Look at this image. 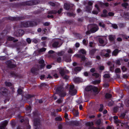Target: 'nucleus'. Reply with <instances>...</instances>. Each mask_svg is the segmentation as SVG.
Instances as JSON below:
<instances>
[{
    "mask_svg": "<svg viewBox=\"0 0 129 129\" xmlns=\"http://www.w3.org/2000/svg\"><path fill=\"white\" fill-rule=\"evenodd\" d=\"M114 64H111L110 67V70L113 72L114 71Z\"/></svg>",
    "mask_w": 129,
    "mask_h": 129,
    "instance_id": "obj_26",
    "label": "nucleus"
},
{
    "mask_svg": "<svg viewBox=\"0 0 129 129\" xmlns=\"http://www.w3.org/2000/svg\"><path fill=\"white\" fill-rule=\"evenodd\" d=\"M24 34V32L23 30L19 29L18 30V33L15 34V35L17 37L21 36L23 35Z\"/></svg>",
    "mask_w": 129,
    "mask_h": 129,
    "instance_id": "obj_13",
    "label": "nucleus"
},
{
    "mask_svg": "<svg viewBox=\"0 0 129 129\" xmlns=\"http://www.w3.org/2000/svg\"><path fill=\"white\" fill-rule=\"evenodd\" d=\"M59 42L58 41H54L52 45L53 47L54 48H57L59 46H58Z\"/></svg>",
    "mask_w": 129,
    "mask_h": 129,
    "instance_id": "obj_15",
    "label": "nucleus"
},
{
    "mask_svg": "<svg viewBox=\"0 0 129 129\" xmlns=\"http://www.w3.org/2000/svg\"><path fill=\"white\" fill-rule=\"evenodd\" d=\"M0 91L3 94H7L8 92V90L4 87L1 88L0 89Z\"/></svg>",
    "mask_w": 129,
    "mask_h": 129,
    "instance_id": "obj_11",
    "label": "nucleus"
},
{
    "mask_svg": "<svg viewBox=\"0 0 129 129\" xmlns=\"http://www.w3.org/2000/svg\"><path fill=\"white\" fill-rule=\"evenodd\" d=\"M92 75L94 76L96 78H97L99 77V74L97 73H94L92 74Z\"/></svg>",
    "mask_w": 129,
    "mask_h": 129,
    "instance_id": "obj_41",
    "label": "nucleus"
},
{
    "mask_svg": "<svg viewBox=\"0 0 129 129\" xmlns=\"http://www.w3.org/2000/svg\"><path fill=\"white\" fill-rule=\"evenodd\" d=\"M56 60L57 62H61V57H58L56 58Z\"/></svg>",
    "mask_w": 129,
    "mask_h": 129,
    "instance_id": "obj_48",
    "label": "nucleus"
},
{
    "mask_svg": "<svg viewBox=\"0 0 129 129\" xmlns=\"http://www.w3.org/2000/svg\"><path fill=\"white\" fill-rule=\"evenodd\" d=\"M71 123L73 125L77 126L79 124V122L77 121H72L71 122Z\"/></svg>",
    "mask_w": 129,
    "mask_h": 129,
    "instance_id": "obj_28",
    "label": "nucleus"
},
{
    "mask_svg": "<svg viewBox=\"0 0 129 129\" xmlns=\"http://www.w3.org/2000/svg\"><path fill=\"white\" fill-rule=\"evenodd\" d=\"M46 50V49L44 48H42L40 49L38 51L39 53L45 51Z\"/></svg>",
    "mask_w": 129,
    "mask_h": 129,
    "instance_id": "obj_36",
    "label": "nucleus"
},
{
    "mask_svg": "<svg viewBox=\"0 0 129 129\" xmlns=\"http://www.w3.org/2000/svg\"><path fill=\"white\" fill-rule=\"evenodd\" d=\"M64 53V52L63 51H61V52H59L58 53V54L59 56H62L63 55Z\"/></svg>",
    "mask_w": 129,
    "mask_h": 129,
    "instance_id": "obj_51",
    "label": "nucleus"
},
{
    "mask_svg": "<svg viewBox=\"0 0 129 129\" xmlns=\"http://www.w3.org/2000/svg\"><path fill=\"white\" fill-rule=\"evenodd\" d=\"M113 104L114 102L113 101L110 100L109 102L108 105L109 106H111L113 105Z\"/></svg>",
    "mask_w": 129,
    "mask_h": 129,
    "instance_id": "obj_46",
    "label": "nucleus"
},
{
    "mask_svg": "<svg viewBox=\"0 0 129 129\" xmlns=\"http://www.w3.org/2000/svg\"><path fill=\"white\" fill-rule=\"evenodd\" d=\"M68 5H69V3H65L64 4V8H69V6Z\"/></svg>",
    "mask_w": 129,
    "mask_h": 129,
    "instance_id": "obj_58",
    "label": "nucleus"
},
{
    "mask_svg": "<svg viewBox=\"0 0 129 129\" xmlns=\"http://www.w3.org/2000/svg\"><path fill=\"white\" fill-rule=\"evenodd\" d=\"M17 92L19 94H21L22 93V91L21 89H19L17 90Z\"/></svg>",
    "mask_w": 129,
    "mask_h": 129,
    "instance_id": "obj_44",
    "label": "nucleus"
},
{
    "mask_svg": "<svg viewBox=\"0 0 129 129\" xmlns=\"http://www.w3.org/2000/svg\"><path fill=\"white\" fill-rule=\"evenodd\" d=\"M106 52V50H102L100 54L103 57H104L105 54V52Z\"/></svg>",
    "mask_w": 129,
    "mask_h": 129,
    "instance_id": "obj_34",
    "label": "nucleus"
},
{
    "mask_svg": "<svg viewBox=\"0 0 129 129\" xmlns=\"http://www.w3.org/2000/svg\"><path fill=\"white\" fill-rule=\"evenodd\" d=\"M68 52L69 53H73V50L70 48H69L68 50Z\"/></svg>",
    "mask_w": 129,
    "mask_h": 129,
    "instance_id": "obj_49",
    "label": "nucleus"
},
{
    "mask_svg": "<svg viewBox=\"0 0 129 129\" xmlns=\"http://www.w3.org/2000/svg\"><path fill=\"white\" fill-rule=\"evenodd\" d=\"M122 6L123 7H125L126 8L127 6H128V4L126 3H125L122 4Z\"/></svg>",
    "mask_w": 129,
    "mask_h": 129,
    "instance_id": "obj_53",
    "label": "nucleus"
},
{
    "mask_svg": "<svg viewBox=\"0 0 129 129\" xmlns=\"http://www.w3.org/2000/svg\"><path fill=\"white\" fill-rule=\"evenodd\" d=\"M5 84L6 86H12V84L11 83L9 82H8L7 81L5 82Z\"/></svg>",
    "mask_w": 129,
    "mask_h": 129,
    "instance_id": "obj_38",
    "label": "nucleus"
},
{
    "mask_svg": "<svg viewBox=\"0 0 129 129\" xmlns=\"http://www.w3.org/2000/svg\"><path fill=\"white\" fill-rule=\"evenodd\" d=\"M105 78H109L110 77L109 75L108 74H105L103 76Z\"/></svg>",
    "mask_w": 129,
    "mask_h": 129,
    "instance_id": "obj_55",
    "label": "nucleus"
},
{
    "mask_svg": "<svg viewBox=\"0 0 129 129\" xmlns=\"http://www.w3.org/2000/svg\"><path fill=\"white\" fill-rule=\"evenodd\" d=\"M40 120L38 119H36L34 120V124L36 126H37L40 123Z\"/></svg>",
    "mask_w": 129,
    "mask_h": 129,
    "instance_id": "obj_21",
    "label": "nucleus"
},
{
    "mask_svg": "<svg viewBox=\"0 0 129 129\" xmlns=\"http://www.w3.org/2000/svg\"><path fill=\"white\" fill-rule=\"evenodd\" d=\"M85 90L86 91H89L92 90L96 94H98L100 91L96 87L92 86H87Z\"/></svg>",
    "mask_w": 129,
    "mask_h": 129,
    "instance_id": "obj_3",
    "label": "nucleus"
},
{
    "mask_svg": "<svg viewBox=\"0 0 129 129\" xmlns=\"http://www.w3.org/2000/svg\"><path fill=\"white\" fill-rule=\"evenodd\" d=\"M11 74L13 77H15L20 78L21 76L17 73H16L14 72H12L11 73Z\"/></svg>",
    "mask_w": 129,
    "mask_h": 129,
    "instance_id": "obj_20",
    "label": "nucleus"
},
{
    "mask_svg": "<svg viewBox=\"0 0 129 129\" xmlns=\"http://www.w3.org/2000/svg\"><path fill=\"white\" fill-rule=\"evenodd\" d=\"M39 63L40 64V65H36L35 67L32 68L31 69V71L32 73H37L39 70L45 66L44 61L43 60L41 59L39 60Z\"/></svg>",
    "mask_w": 129,
    "mask_h": 129,
    "instance_id": "obj_1",
    "label": "nucleus"
},
{
    "mask_svg": "<svg viewBox=\"0 0 129 129\" xmlns=\"http://www.w3.org/2000/svg\"><path fill=\"white\" fill-rule=\"evenodd\" d=\"M79 52L80 53H82L83 54H86V51L84 49H81L79 51Z\"/></svg>",
    "mask_w": 129,
    "mask_h": 129,
    "instance_id": "obj_33",
    "label": "nucleus"
},
{
    "mask_svg": "<svg viewBox=\"0 0 129 129\" xmlns=\"http://www.w3.org/2000/svg\"><path fill=\"white\" fill-rule=\"evenodd\" d=\"M6 63L8 66L10 68H14L16 66V65L13 64L10 60L8 61Z\"/></svg>",
    "mask_w": 129,
    "mask_h": 129,
    "instance_id": "obj_9",
    "label": "nucleus"
},
{
    "mask_svg": "<svg viewBox=\"0 0 129 129\" xmlns=\"http://www.w3.org/2000/svg\"><path fill=\"white\" fill-rule=\"evenodd\" d=\"M89 129H100L99 128H96V127L92 126V127H89Z\"/></svg>",
    "mask_w": 129,
    "mask_h": 129,
    "instance_id": "obj_64",
    "label": "nucleus"
},
{
    "mask_svg": "<svg viewBox=\"0 0 129 129\" xmlns=\"http://www.w3.org/2000/svg\"><path fill=\"white\" fill-rule=\"evenodd\" d=\"M114 15V13L112 12H110L108 13V16H113Z\"/></svg>",
    "mask_w": 129,
    "mask_h": 129,
    "instance_id": "obj_56",
    "label": "nucleus"
},
{
    "mask_svg": "<svg viewBox=\"0 0 129 129\" xmlns=\"http://www.w3.org/2000/svg\"><path fill=\"white\" fill-rule=\"evenodd\" d=\"M67 16L70 17L72 16L74 17L75 16V14L72 13L68 12L67 13Z\"/></svg>",
    "mask_w": 129,
    "mask_h": 129,
    "instance_id": "obj_31",
    "label": "nucleus"
},
{
    "mask_svg": "<svg viewBox=\"0 0 129 129\" xmlns=\"http://www.w3.org/2000/svg\"><path fill=\"white\" fill-rule=\"evenodd\" d=\"M98 25L99 26L103 28H106V24L103 21L99 22Z\"/></svg>",
    "mask_w": 129,
    "mask_h": 129,
    "instance_id": "obj_16",
    "label": "nucleus"
},
{
    "mask_svg": "<svg viewBox=\"0 0 129 129\" xmlns=\"http://www.w3.org/2000/svg\"><path fill=\"white\" fill-rule=\"evenodd\" d=\"M26 41L29 44H30L31 42V40L29 38H27L26 39Z\"/></svg>",
    "mask_w": 129,
    "mask_h": 129,
    "instance_id": "obj_63",
    "label": "nucleus"
},
{
    "mask_svg": "<svg viewBox=\"0 0 129 129\" xmlns=\"http://www.w3.org/2000/svg\"><path fill=\"white\" fill-rule=\"evenodd\" d=\"M8 123V121L7 120H5L2 123V125L4 126L5 127L6 126Z\"/></svg>",
    "mask_w": 129,
    "mask_h": 129,
    "instance_id": "obj_35",
    "label": "nucleus"
},
{
    "mask_svg": "<svg viewBox=\"0 0 129 129\" xmlns=\"http://www.w3.org/2000/svg\"><path fill=\"white\" fill-rule=\"evenodd\" d=\"M119 52L118 50L116 49L115 50L112 52V55L113 56H116L117 55Z\"/></svg>",
    "mask_w": 129,
    "mask_h": 129,
    "instance_id": "obj_23",
    "label": "nucleus"
},
{
    "mask_svg": "<svg viewBox=\"0 0 129 129\" xmlns=\"http://www.w3.org/2000/svg\"><path fill=\"white\" fill-rule=\"evenodd\" d=\"M56 92L61 97H64L67 94L66 92L64 90V89L62 86L57 88L56 89Z\"/></svg>",
    "mask_w": 129,
    "mask_h": 129,
    "instance_id": "obj_2",
    "label": "nucleus"
},
{
    "mask_svg": "<svg viewBox=\"0 0 129 129\" xmlns=\"http://www.w3.org/2000/svg\"><path fill=\"white\" fill-rule=\"evenodd\" d=\"M29 24V26H33L35 25H37V23L34 21H28Z\"/></svg>",
    "mask_w": 129,
    "mask_h": 129,
    "instance_id": "obj_17",
    "label": "nucleus"
},
{
    "mask_svg": "<svg viewBox=\"0 0 129 129\" xmlns=\"http://www.w3.org/2000/svg\"><path fill=\"white\" fill-rule=\"evenodd\" d=\"M112 26L113 28L115 29H116L118 28L117 25V24H112Z\"/></svg>",
    "mask_w": 129,
    "mask_h": 129,
    "instance_id": "obj_54",
    "label": "nucleus"
},
{
    "mask_svg": "<svg viewBox=\"0 0 129 129\" xmlns=\"http://www.w3.org/2000/svg\"><path fill=\"white\" fill-rule=\"evenodd\" d=\"M70 94L72 95H74L76 94L77 92V90L75 89L74 86L73 85H71L69 90Z\"/></svg>",
    "mask_w": 129,
    "mask_h": 129,
    "instance_id": "obj_5",
    "label": "nucleus"
},
{
    "mask_svg": "<svg viewBox=\"0 0 129 129\" xmlns=\"http://www.w3.org/2000/svg\"><path fill=\"white\" fill-rule=\"evenodd\" d=\"M96 50V49H93L89 51V55L91 57H92L93 56Z\"/></svg>",
    "mask_w": 129,
    "mask_h": 129,
    "instance_id": "obj_14",
    "label": "nucleus"
},
{
    "mask_svg": "<svg viewBox=\"0 0 129 129\" xmlns=\"http://www.w3.org/2000/svg\"><path fill=\"white\" fill-rule=\"evenodd\" d=\"M62 76L63 79L66 80L68 79L69 78V77L66 75H64Z\"/></svg>",
    "mask_w": 129,
    "mask_h": 129,
    "instance_id": "obj_61",
    "label": "nucleus"
},
{
    "mask_svg": "<svg viewBox=\"0 0 129 129\" xmlns=\"http://www.w3.org/2000/svg\"><path fill=\"white\" fill-rule=\"evenodd\" d=\"M25 5L29 6L37 4L36 1H27L25 2Z\"/></svg>",
    "mask_w": 129,
    "mask_h": 129,
    "instance_id": "obj_6",
    "label": "nucleus"
},
{
    "mask_svg": "<svg viewBox=\"0 0 129 129\" xmlns=\"http://www.w3.org/2000/svg\"><path fill=\"white\" fill-rule=\"evenodd\" d=\"M50 24V23L48 22H46L43 24V25L45 26H48Z\"/></svg>",
    "mask_w": 129,
    "mask_h": 129,
    "instance_id": "obj_62",
    "label": "nucleus"
},
{
    "mask_svg": "<svg viewBox=\"0 0 129 129\" xmlns=\"http://www.w3.org/2000/svg\"><path fill=\"white\" fill-rule=\"evenodd\" d=\"M74 81L76 82H80L81 81V79L79 77H75L74 78Z\"/></svg>",
    "mask_w": 129,
    "mask_h": 129,
    "instance_id": "obj_25",
    "label": "nucleus"
},
{
    "mask_svg": "<svg viewBox=\"0 0 129 129\" xmlns=\"http://www.w3.org/2000/svg\"><path fill=\"white\" fill-rule=\"evenodd\" d=\"M63 58L65 61L67 62H70L71 61L70 56L69 57H67L66 56H63Z\"/></svg>",
    "mask_w": 129,
    "mask_h": 129,
    "instance_id": "obj_19",
    "label": "nucleus"
},
{
    "mask_svg": "<svg viewBox=\"0 0 129 129\" xmlns=\"http://www.w3.org/2000/svg\"><path fill=\"white\" fill-rule=\"evenodd\" d=\"M88 41L86 40L85 39H84L83 40V44L85 45H87V43H88Z\"/></svg>",
    "mask_w": 129,
    "mask_h": 129,
    "instance_id": "obj_50",
    "label": "nucleus"
},
{
    "mask_svg": "<svg viewBox=\"0 0 129 129\" xmlns=\"http://www.w3.org/2000/svg\"><path fill=\"white\" fill-rule=\"evenodd\" d=\"M113 118L114 119L116 120V121L117 123H118L119 122V121L117 119L118 117L117 116H114Z\"/></svg>",
    "mask_w": 129,
    "mask_h": 129,
    "instance_id": "obj_57",
    "label": "nucleus"
},
{
    "mask_svg": "<svg viewBox=\"0 0 129 129\" xmlns=\"http://www.w3.org/2000/svg\"><path fill=\"white\" fill-rule=\"evenodd\" d=\"M125 116V114L124 113H122L120 114L119 117L121 118H123Z\"/></svg>",
    "mask_w": 129,
    "mask_h": 129,
    "instance_id": "obj_47",
    "label": "nucleus"
},
{
    "mask_svg": "<svg viewBox=\"0 0 129 129\" xmlns=\"http://www.w3.org/2000/svg\"><path fill=\"white\" fill-rule=\"evenodd\" d=\"M95 44L93 42H90L89 43V46L91 47H93L95 46Z\"/></svg>",
    "mask_w": 129,
    "mask_h": 129,
    "instance_id": "obj_29",
    "label": "nucleus"
},
{
    "mask_svg": "<svg viewBox=\"0 0 129 129\" xmlns=\"http://www.w3.org/2000/svg\"><path fill=\"white\" fill-rule=\"evenodd\" d=\"M107 11L105 9L103 11V13L101 15V16L102 17H106L108 16L107 14Z\"/></svg>",
    "mask_w": 129,
    "mask_h": 129,
    "instance_id": "obj_18",
    "label": "nucleus"
},
{
    "mask_svg": "<svg viewBox=\"0 0 129 129\" xmlns=\"http://www.w3.org/2000/svg\"><path fill=\"white\" fill-rule=\"evenodd\" d=\"M57 13V11L54 10L48 11V13L49 14L51 15L53 14H56Z\"/></svg>",
    "mask_w": 129,
    "mask_h": 129,
    "instance_id": "obj_32",
    "label": "nucleus"
},
{
    "mask_svg": "<svg viewBox=\"0 0 129 129\" xmlns=\"http://www.w3.org/2000/svg\"><path fill=\"white\" fill-rule=\"evenodd\" d=\"M74 114L75 116H77L78 115L79 113L77 111L75 110L74 112Z\"/></svg>",
    "mask_w": 129,
    "mask_h": 129,
    "instance_id": "obj_52",
    "label": "nucleus"
},
{
    "mask_svg": "<svg viewBox=\"0 0 129 129\" xmlns=\"http://www.w3.org/2000/svg\"><path fill=\"white\" fill-rule=\"evenodd\" d=\"M86 125L87 126H89V127H92L93 125H94V123L93 122H87L86 123Z\"/></svg>",
    "mask_w": 129,
    "mask_h": 129,
    "instance_id": "obj_27",
    "label": "nucleus"
},
{
    "mask_svg": "<svg viewBox=\"0 0 129 129\" xmlns=\"http://www.w3.org/2000/svg\"><path fill=\"white\" fill-rule=\"evenodd\" d=\"M106 39L105 38H99V43L103 45H102L103 46H104L107 44L106 42L104 41V39Z\"/></svg>",
    "mask_w": 129,
    "mask_h": 129,
    "instance_id": "obj_7",
    "label": "nucleus"
},
{
    "mask_svg": "<svg viewBox=\"0 0 129 129\" xmlns=\"http://www.w3.org/2000/svg\"><path fill=\"white\" fill-rule=\"evenodd\" d=\"M100 80H96L94 81L93 82V83L94 84H98L100 83Z\"/></svg>",
    "mask_w": 129,
    "mask_h": 129,
    "instance_id": "obj_59",
    "label": "nucleus"
},
{
    "mask_svg": "<svg viewBox=\"0 0 129 129\" xmlns=\"http://www.w3.org/2000/svg\"><path fill=\"white\" fill-rule=\"evenodd\" d=\"M66 126V125L65 124H60L58 126V129H64Z\"/></svg>",
    "mask_w": 129,
    "mask_h": 129,
    "instance_id": "obj_24",
    "label": "nucleus"
},
{
    "mask_svg": "<svg viewBox=\"0 0 129 129\" xmlns=\"http://www.w3.org/2000/svg\"><path fill=\"white\" fill-rule=\"evenodd\" d=\"M112 95L111 94L107 93L105 95V97L106 98H110L111 97Z\"/></svg>",
    "mask_w": 129,
    "mask_h": 129,
    "instance_id": "obj_37",
    "label": "nucleus"
},
{
    "mask_svg": "<svg viewBox=\"0 0 129 129\" xmlns=\"http://www.w3.org/2000/svg\"><path fill=\"white\" fill-rule=\"evenodd\" d=\"M91 28L90 30L91 33H94L97 31L99 29L98 25L96 24H93L90 25Z\"/></svg>",
    "mask_w": 129,
    "mask_h": 129,
    "instance_id": "obj_4",
    "label": "nucleus"
},
{
    "mask_svg": "<svg viewBox=\"0 0 129 129\" xmlns=\"http://www.w3.org/2000/svg\"><path fill=\"white\" fill-rule=\"evenodd\" d=\"M121 70L123 72H125L127 70V68L125 66H122L121 68Z\"/></svg>",
    "mask_w": 129,
    "mask_h": 129,
    "instance_id": "obj_45",
    "label": "nucleus"
},
{
    "mask_svg": "<svg viewBox=\"0 0 129 129\" xmlns=\"http://www.w3.org/2000/svg\"><path fill=\"white\" fill-rule=\"evenodd\" d=\"M29 25L28 21L22 22L21 24V26L22 27H27L29 26Z\"/></svg>",
    "mask_w": 129,
    "mask_h": 129,
    "instance_id": "obj_12",
    "label": "nucleus"
},
{
    "mask_svg": "<svg viewBox=\"0 0 129 129\" xmlns=\"http://www.w3.org/2000/svg\"><path fill=\"white\" fill-rule=\"evenodd\" d=\"M115 72L116 73H120L121 71L120 68H117L115 70Z\"/></svg>",
    "mask_w": 129,
    "mask_h": 129,
    "instance_id": "obj_39",
    "label": "nucleus"
},
{
    "mask_svg": "<svg viewBox=\"0 0 129 129\" xmlns=\"http://www.w3.org/2000/svg\"><path fill=\"white\" fill-rule=\"evenodd\" d=\"M101 120L100 119H99L97 120L96 122V124L98 125H100L101 124Z\"/></svg>",
    "mask_w": 129,
    "mask_h": 129,
    "instance_id": "obj_40",
    "label": "nucleus"
},
{
    "mask_svg": "<svg viewBox=\"0 0 129 129\" xmlns=\"http://www.w3.org/2000/svg\"><path fill=\"white\" fill-rule=\"evenodd\" d=\"M82 69L81 67H75L74 69V70L76 72L79 71Z\"/></svg>",
    "mask_w": 129,
    "mask_h": 129,
    "instance_id": "obj_30",
    "label": "nucleus"
},
{
    "mask_svg": "<svg viewBox=\"0 0 129 129\" xmlns=\"http://www.w3.org/2000/svg\"><path fill=\"white\" fill-rule=\"evenodd\" d=\"M100 108L99 111L100 112H102L104 106L102 104H100Z\"/></svg>",
    "mask_w": 129,
    "mask_h": 129,
    "instance_id": "obj_42",
    "label": "nucleus"
},
{
    "mask_svg": "<svg viewBox=\"0 0 129 129\" xmlns=\"http://www.w3.org/2000/svg\"><path fill=\"white\" fill-rule=\"evenodd\" d=\"M48 4L52 6H53V7H54V6H55V3L53 2H49L48 3Z\"/></svg>",
    "mask_w": 129,
    "mask_h": 129,
    "instance_id": "obj_43",
    "label": "nucleus"
},
{
    "mask_svg": "<svg viewBox=\"0 0 129 129\" xmlns=\"http://www.w3.org/2000/svg\"><path fill=\"white\" fill-rule=\"evenodd\" d=\"M116 64L118 65H121L120 60H116Z\"/></svg>",
    "mask_w": 129,
    "mask_h": 129,
    "instance_id": "obj_60",
    "label": "nucleus"
},
{
    "mask_svg": "<svg viewBox=\"0 0 129 129\" xmlns=\"http://www.w3.org/2000/svg\"><path fill=\"white\" fill-rule=\"evenodd\" d=\"M23 18L22 17H9L8 18V19L9 20H17L22 19Z\"/></svg>",
    "mask_w": 129,
    "mask_h": 129,
    "instance_id": "obj_8",
    "label": "nucleus"
},
{
    "mask_svg": "<svg viewBox=\"0 0 129 129\" xmlns=\"http://www.w3.org/2000/svg\"><path fill=\"white\" fill-rule=\"evenodd\" d=\"M108 39L110 41L114 42L116 39L115 35H110L108 36Z\"/></svg>",
    "mask_w": 129,
    "mask_h": 129,
    "instance_id": "obj_10",
    "label": "nucleus"
},
{
    "mask_svg": "<svg viewBox=\"0 0 129 129\" xmlns=\"http://www.w3.org/2000/svg\"><path fill=\"white\" fill-rule=\"evenodd\" d=\"M59 72L61 76H63L64 75L65 71L63 69H61L59 70Z\"/></svg>",
    "mask_w": 129,
    "mask_h": 129,
    "instance_id": "obj_22",
    "label": "nucleus"
}]
</instances>
